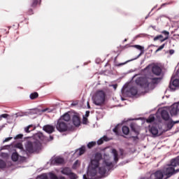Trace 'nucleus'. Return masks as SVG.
Masks as SVG:
<instances>
[{"label": "nucleus", "instance_id": "nucleus-23", "mask_svg": "<svg viewBox=\"0 0 179 179\" xmlns=\"http://www.w3.org/2000/svg\"><path fill=\"white\" fill-rule=\"evenodd\" d=\"M130 128L131 131L136 134V135H139V131L136 130V127L135 126V124L131 123L130 124Z\"/></svg>", "mask_w": 179, "mask_h": 179}, {"label": "nucleus", "instance_id": "nucleus-8", "mask_svg": "<svg viewBox=\"0 0 179 179\" xmlns=\"http://www.w3.org/2000/svg\"><path fill=\"white\" fill-rule=\"evenodd\" d=\"M65 163V159L64 158L56 157L50 160V164L52 166H58L59 164H64Z\"/></svg>", "mask_w": 179, "mask_h": 179}, {"label": "nucleus", "instance_id": "nucleus-32", "mask_svg": "<svg viewBox=\"0 0 179 179\" xmlns=\"http://www.w3.org/2000/svg\"><path fill=\"white\" fill-rule=\"evenodd\" d=\"M155 122V116L150 115L148 119H147V122L150 123Z\"/></svg>", "mask_w": 179, "mask_h": 179}, {"label": "nucleus", "instance_id": "nucleus-40", "mask_svg": "<svg viewBox=\"0 0 179 179\" xmlns=\"http://www.w3.org/2000/svg\"><path fill=\"white\" fill-rule=\"evenodd\" d=\"M83 124H87V117H83Z\"/></svg>", "mask_w": 179, "mask_h": 179}, {"label": "nucleus", "instance_id": "nucleus-2", "mask_svg": "<svg viewBox=\"0 0 179 179\" xmlns=\"http://www.w3.org/2000/svg\"><path fill=\"white\" fill-rule=\"evenodd\" d=\"M41 150V143L36 140L34 141H28L25 145V150L27 154L36 153Z\"/></svg>", "mask_w": 179, "mask_h": 179}, {"label": "nucleus", "instance_id": "nucleus-46", "mask_svg": "<svg viewBox=\"0 0 179 179\" xmlns=\"http://www.w3.org/2000/svg\"><path fill=\"white\" fill-rule=\"evenodd\" d=\"M132 138H134V141H136V139H138V136H131Z\"/></svg>", "mask_w": 179, "mask_h": 179}, {"label": "nucleus", "instance_id": "nucleus-56", "mask_svg": "<svg viewBox=\"0 0 179 179\" xmlns=\"http://www.w3.org/2000/svg\"><path fill=\"white\" fill-rule=\"evenodd\" d=\"M120 65H124V63H122L121 64H120Z\"/></svg>", "mask_w": 179, "mask_h": 179}, {"label": "nucleus", "instance_id": "nucleus-33", "mask_svg": "<svg viewBox=\"0 0 179 179\" xmlns=\"http://www.w3.org/2000/svg\"><path fill=\"white\" fill-rule=\"evenodd\" d=\"M113 132L117 135V136H120V132L118 131V126H116L113 129Z\"/></svg>", "mask_w": 179, "mask_h": 179}, {"label": "nucleus", "instance_id": "nucleus-51", "mask_svg": "<svg viewBox=\"0 0 179 179\" xmlns=\"http://www.w3.org/2000/svg\"><path fill=\"white\" fill-rule=\"evenodd\" d=\"M87 108H90V104L87 102Z\"/></svg>", "mask_w": 179, "mask_h": 179}, {"label": "nucleus", "instance_id": "nucleus-30", "mask_svg": "<svg viewBox=\"0 0 179 179\" xmlns=\"http://www.w3.org/2000/svg\"><path fill=\"white\" fill-rule=\"evenodd\" d=\"M0 169H6V162L3 159H0Z\"/></svg>", "mask_w": 179, "mask_h": 179}, {"label": "nucleus", "instance_id": "nucleus-47", "mask_svg": "<svg viewBox=\"0 0 179 179\" xmlns=\"http://www.w3.org/2000/svg\"><path fill=\"white\" fill-rule=\"evenodd\" d=\"M54 140V136H50V141H53Z\"/></svg>", "mask_w": 179, "mask_h": 179}, {"label": "nucleus", "instance_id": "nucleus-27", "mask_svg": "<svg viewBox=\"0 0 179 179\" xmlns=\"http://www.w3.org/2000/svg\"><path fill=\"white\" fill-rule=\"evenodd\" d=\"M101 159H103L101 153L97 152L96 154H95V157H94V160H96V162H100Z\"/></svg>", "mask_w": 179, "mask_h": 179}, {"label": "nucleus", "instance_id": "nucleus-41", "mask_svg": "<svg viewBox=\"0 0 179 179\" xmlns=\"http://www.w3.org/2000/svg\"><path fill=\"white\" fill-rule=\"evenodd\" d=\"M1 117L2 118H8V117H9V115L5 113V114H2V115H1Z\"/></svg>", "mask_w": 179, "mask_h": 179}, {"label": "nucleus", "instance_id": "nucleus-1", "mask_svg": "<svg viewBox=\"0 0 179 179\" xmlns=\"http://www.w3.org/2000/svg\"><path fill=\"white\" fill-rule=\"evenodd\" d=\"M162 80V78H149V77H138L136 80V84L141 86L143 89H148L149 86L157 85Z\"/></svg>", "mask_w": 179, "mask_h": 179}, {"label": "nucleus", "instance_id": "nucleus-14", "mask_svg": "<svg viewBox=\"0 0 179 179\" xmlns=\"http://www.w3.org/2000/svg\"><path fill=\"white\" fill-rule=\"evenodd\" d=\"M73 124L75 127H79L80 125V117L78 115L73 116Z\"/></svg>", "mask_w": 179, "mask_h": 179}, {"label": "nucleus", "instance_id": "nucleus-5", "mask_svg": "<svg viewBox=\"0 0 179 179\" xmlns=\"http://www.w3.org/2000/svg\"><path fill=\"white\" fill-rule=\"evenodd\" d=\"M100 164V162L96 159H92L91 160V167L92 170L89 171L88 174H91L92 177H95V176H97V169L99 167V165Z\"/></svg>", "mask_w": 179, "mask_h": 179}, {"label": "nucleus", "instance_id": "nucleus-29", "mask_svg": "<svg viewBox=\"0 0 179 179\" xmlns=\"http://www.w3.org/2000/svg\"><path fill=\"white\" fill-rule=\"evenodd\" d=\"M97 143H96V141H91L90 143H88L87 144V148L88 149H92V148H94V146H96Z\"/></svg>", "mask_w": 179, "mask_h": 179}, {"label": "nucleus", "instance_id": "nucleus-44", "mask_svg": "<svg viewBox=\"0 0 179 179\" xmlns=\"http://www.w3.org/2000/svg\"><path fill=\"white\" fill-rule=\"evenodd\" d=\"M11 139H12V137L6 138L4 140V142H9V141H10Z\"/></svg>", "mask_w": 179, "mask_h": 179}, {"label": "nucleus", "instance_id": "nucleus-25", "mask_svg": "<svg viewBox=\"0 0 179 179\" xmlns=\"http://www.w3.org/2000/svg\"><path fill=\"white\" fill-rule=\"evenodd\" d=\"M11 159L13 162H17V160H19V154H17V152H13Z\"/></svg>", "mask_w": 179, "mask_h": 179}, {"label": "nucleus", "instance_id": "nucleus-20", "mask_svg": "<svg viewBox=\"0 0 179 179\" xmlns=\"http://www.w3.org/2000/svg\"><path fill=\"white\" fill-rule=\"evenodd\" d=\"M104 141H105V142H108V137H107V136H104L103 138H101L99 140H98L97 141V144L98 145H103V143H104Z\"/></svg>", "mask_w": 179, "mask_h": 179}, {"label": "nucleus", "instance_id": "nucleus-21", "mask_svg": "<svg viewBox=\"0 0 179 179\" xmlns=\"http://www.w3.org/2000/svg\"><path fill=\"white\" fill-rule=\"evenodd\" d=\"M40 3H41V1H39V0H31V7L36 8L37 5H40Z\"/></svg>", "mask_w": 179, "mask_h": 179}, {"label": "nucleus", "instance_id": "nucleus-9", "mask_svg": "<svg viewBox=\"0 0 179 179\" xmlns=\"http://www.w3.org/2000/svg\"><path fill=\"white\" fill-rule=\"evenodd\" d=\"M179 111V103H173L170 108L171 115H177Z\"/></svg>", "mask_w": 179, "mask_h": 179}, {"label": "nucleus", "instance_id": "nucleus-37", "mask_svg": "<svg viewBox=\"0 0 179 179\" xmlns=\"http://www.w3.org/2000/svg\"><path fill=\"white\" fill-rule=\"evenodd\" d=\"M50 179H58V176L55 173H50Z\"/></svg>", "mask_w": 179, "mask_h": 179}, {"label": "nucleus", "instance_id": "nucleus-52", "mask_svg": "<svg viewBox=\"0 0 179 179\" xmlns=\"http://www.w3.org/2000/svg\"><path fill=\"white\" fill-rule=\"evenodd\" d=\"M42 179H48V176H45Z\"/></svg>", "mask_w": 179, "mask_h": 179}, {"label": "nucleus", "instance_id": "nucleus-10", "mask_svg": "<svg viewBox=\"0 0 179 179\" xmlns=\"http://www.w3.org/2000/svg\"><path fill=\"white\" fill-rule=\"evenodd\" d=\"M162 68L157 65H154L152 67V72L154 73V75H156L157 76H160L162 75Z\"/></svg>", "mask_w": 179, "mask_h": 179}, {"label": "nucleus", "instance_id": "nucleus-22", "mask_svg": "<svg viewBox=\"0 0 179 179\" xmlns=\"http://www.w3.org/2000/svg\"><path fill=\"white\" fill-rule=\"evenodd\" d=\"M150 132H151L152 135L156 136L159 134V129H157L156 127H152L150 129Z\"/></svg>", "mask_w": 179, "mask_h": 179}, {"label": "nucleus", "instance_id": "nucleus-50", "mask_svg": "<svg viewBox=\"0 0 179 179\" xmlns=\"http://www.w3.org/2000/svg\"><path fill=\"white\" fill-rule=\"evenodd\" d=\"M117 85H113V88L115 90V89H117Z\"/></svg>", "mask_w": 179, "mask_h": 179}, {"label": "nucleus", "instance_id": "nucleus-42", "mask_svg": "<svg viewBox=\"0 0 179 179\" xmlns=\"http://www.w3.org/2000/svg\"><path fill=\"white\" fill-rule=\"evenodd\" d=\"M28 15H33V9L30 8V9L28 10Z\"/></svg>", "mask_w": 179, "mask_h": 179}, {"label": "nucleus", "instance_id": "nucleus-26", "mask_svg": "<svg viewBox=\"0 0 179 179\" xmlns=\"http://www.w3.org/2000/svg\"><path fill=\"white\" fill-rule=\"evenodd\" d=\"M112 153L114 155V160H115V163H117V162H118V152H117V150L113 149L112 150Z\"/></svg>", "mask_w": 179, "mask_h": 179}, {"label": "nucleus", "instance_id": "nucleus-49", "mask_svg": "<svg viewBox=\"0 0 179 179\" xmlns=\"http://www.w3.org/2000/svg\"><path fill=\"white\" fill-rule=\"evenodd\" d=\"M58 179H65V177H64V176H60V177H59Z\"/></svg>", "mask_w": 179, "mask_h": 179}, {"label": "nucleus", "instance_id": "nucleus-4", "mask_svg": "<svg viewBox=\"0 0 179 179\" xmlns=\"http://www.w3.org/2000/svg\"><path fill=\"white\" fill-rule=\"evenodd\" d=\"M56 129H57L59 132H66L69 129L68 123L63 122L62 119H59L56 124Z\"/></svg>", "mask_w": 179, "mask_h": 179}, {"label": "nucleus", "instance_id": "nucleus-16", "mask_svg": "<svg viewBox=\"0 0 179 179\" xmlns=\"http://www.w3.org/2000/svg\"><path fill=\"white\" fill-rule=\"evenodd\" d=\"M126 47L127 48H128V47H133V48H136L137 50H139V51H141L139 55H142V54H143L144 52V48L141 46L140 45H127Z\"/></svg>", "mask_w": 179, "mask_h": 179}, {"label": "nucleus", "instance_id": "nucleus-39", "mask_svg": "<svg viewBox=\"0 0 179 179\" xmlns=\"http://www.w3.org/2000/svg\"><path fill=\"white\" fill-rule=\"evenodd\" d=\"M171 3H173V2H168V3H162L161 5V8H159V9H162V8L164 7V6H166V5H171Z\"/></svg>", "mask_w": 179, "mask_h": 179}, {"label": "nucleus", "instance_id": "nucleus-24", "mask_svg": "<svg viewBox=\"0 0 179 179\" xmlns=\"http://www.w3.org/2000/svg\"><path fill=\"white\" fill-rule=\"evenodd\" d=\"M122 133L124 135H129V127L127 126H123L122 129Z\"/></svg>", "mask_w": 179, "mask_h": 179}, {"label": "nucleus", "instance_id": "nucleus-43", "mask_svg": "<svg viewBox=\"0 0 179 179\" xmlns=\"http://www.w3.org/2000/svg\"><path fill=\"white\" fill-rule=\"evenodd\" d=\"M89 115H90V111L87 110V111L85 112V117H89Z\"/></svg>", "mask_w": 179, "mask_h": 179}, {"label": "nucleus", "instance_id": "nucleus-19", "mask_svg": "<svg viewBox=\"0 0 179 179\" xmlns=\"http://www.w3.org/2000/svg\"><path fill=\"white\" fill-rule=\"evenodd\" d=\"M129 92L131 93V96H136V94H138V88L136 87H131Z\"/></svg>", "mask_w": 179, "mask_h": 179}, {"label": "nucleus", "instance_id": "nucleus-36", "mask_svg": "<svg viewBox=\"0 0 179 179\" xmlns=\"http://www.w3.org/2000/svg\"><path fill=\"white\" fill-rule=\"evenodd\" d=\"M166 44H162L161 46L159 47L158 49L156 50L155 52H159V51H162V50H163V48H164Z\"/></svg>", "mask_w": 179, "mask_h": 179}, {"label": "nucleus", "instance_id": "nucleus-54", "mask_svg": "<svg viewBox=\"0 0 179 179\" xmlns=\"http://www.w3.org/2000/svg\"><path fill=\"white\" fill-rule=\"evenodd\" d=\"M71 106H76V103H71Z\"/></svg>", "mask_w": 179, "mask_h": 179}, {"label": "nucleus", "instance_id": "nucleus-38", "mask_svg": "<svg viewBox=\"0 0 179 179\" xmlns=\"http://www.w3.org/2000/svg\"><path fill=\"white\" fill-rule=\"evenodd\" d=\"M23 138V134H17L14 139H22Z\"/></svg>", "mask_w": 179, "mask_h": 179}, {"label": "nucleus", "instance_id": "nucleus-45", "mask_svg": "<svg viewBox=\"0 0 179 179\" xmlns=\"http://www.w3.org/2000/svg\"><path fill=\"white\" fill-rule=\"evenodd\" d=\"M169 54H170L171 55H173V54H174V50H169Z\"/></svg>", "mask_w": 179, "mask_h": 179}, {"label": "nucleus", "instance_id": "nucleus-17", "mask_svg": "<svg viewBox=\"0 0 179 179\" xmlns=\"http://www.w3.org/2000/svg\"><path fill=\"white\" fill-rule=\"evenodd\" d=\"M61 173L64 176H69L72 173V170L70 168L65 167L61 171Z\"/></svg>", "mask_w": 179, "mask_h": 179}, {"label": "nucleus", "instance_id": "nucleus-3", "mask_svg": "<svg viewBox=\"0 0 179 179\" xmlns=\"http://www.w3.org/2000/svg\"><path fill=\"white\" fill-rule=\"evenodd\" d=\"M95 106H103L106 103V92L103 90H97L92 97Z\"/></svg>", "mask_w": 179, "mask_h": 179}, {"label": "nucleus", "instance_id": "nucleus-48", "mask_svg": "<svg viewBox=\"0 0 179 179\" xmlns=\"http://www.w3.org/2000/svg\"><path fill=\"white\" fill-rule=\"evenodd\" d=\"M83 179H89L86 175H83Z\"/></svg>", "mask_w": 179, "mask_h": 179}, {"label": "nucleus", "instance_id": "nucleus-7", "mask_svg": "<svg viewBox=\"0 0 179 179\" xmlns=\"http://www.w3.org/2000/svg\"><path fill=\"white\" fill-rule=\"evenodd\" d=\"M103 166H101L99 169V174L101 176H104V174L107 173V167H111V166H113V163L107 162L106 161L103 162Z\"/></svg>", "mask_w": 179, "mask_h": 179}, {"label": "nucleus", "instance_id": "nucleus-35", "mask_svg": "<svg viewBox=\"0 0 179 179\" xmlns=\"http://www.w3.org/2000/svg\"><path fill=\"white\" fill-rule=\"evenodd\" d=\"M15 148H17L18 149L23 150V144L18 143L15 145Z\"/></svg>", "mask_w": 179, "mask_h": 179}, {"label": "nucleus", "instance_id": "nucleus-11", "mask_svg": "<svg viewBox=\"0 0 179 179\" xmlns=\"http://www.w3.org/2000/svg\"><path fill=\"white\" fill-rule=\"evenodd\" d=\"M169 87L171 90H176V87H179V79H175L172 83L171 82Z\"/></svg>", "mask_w": 179, "mask_h": 179}, {"label": "nucleus", "instance_id": "nucleus-28", "mask_svg": "<svg viewBox=\"0 0 179 179\" xmlns=\"http://www.w3.org/2000/svg\"><path fill=\"white\" fill-rule=\"evenodd\" d=\"M29 97H30L31 100H35V99H37L38 97V92L31 93L29 95Z\"/></svg>", "mask_w": 179, "mask_h": 179}, {"label": "nucleus", "instance_id": "nucleus-53", "mask_svg": "<svg viewBox=\"0 0 179 179\" xmlns=\"http://www.w3.org/2000/svg\"><path fill=\"white\" fill-rule=\"evenodd\" d=\"M78 161L77 160L75 162L74 164H78Z\"/></svg>", "mask_w": 179, "mask_h": 179}, {"label": "nucleus", "instance_id": "nucleus-34", "mask_svg": "<svg viewBox=\"0 0 179 179\" xmlns=\"http://www.w3.org/2000/svg\"><path fill=\"white\" fill-rule=\"evenodd\" d=\"M31 125H29L28 127L24 128V131L25 132H27V134L31 132V130H30V128H31Z\"/></svg>", "mask_w": 179, "mask_h": 179}, {"label": "nucleus", "instance_id": "nucleus-55", "mask_svg": "<svg viewBox=\"0 0 179 179\" xmlns=\"http://www.w3.org/2000/svg\"><path fill=\"white\" fill-rule=\"evenodd\" d=\"M148 68H149V66H147V67L145 69V70L148 69Z\"/></svg>", "mask_w": 179, "mask_h": 179}, {"label": "nucleus", "instance_id": "nucleus-15", "mask_svg": "<svg viewBox=\"0 0 179 179\" xmlns=\"http://www.w3.org/2000/svg\"><path fill=\"white\" fill-rule=\"evenodd\" d=\"M59 120H62L63 122L68 124L71 121V115L69 113H65Z\"/></svg>", "mask_w": 179, "mask_h": 179}, {"label": "nucleus", "instance_id": "nucleus-13", "mask_svg": "<svg viewBox=\"0 0 179 179\" xmlns=\"http://www.w3.org/2000/svg\"><path fill=\"white\" fill-rule=\"evenodd\" d=\"M161 117L164 121H170V114L166 110H162Z\"/></svg>", "mask_w": 179, "mask_h": 179}, {"label": "nucleus", "instance_id": "nucleus-12", "mask_svg": "<svg viewBox=\"0 0 179 179\" xmlns=\"http://www.w3.org/2000/svg\"><path fill=\"white\" fill-rule=\"evenodd\" d=\"M43 129L45 132H47V134H52V132L55 131V127L50 124L43 126Z\"/></svg>", "mask_w": 179, "mask_h": 179}, {"label": "nucleus", "instance_id": "nucleus-6", "mask_svg": "<svg viewBox=\"0 0 179 179\" xmlns=\"http://www.w3.org/2000/svg\"><path fill=\"white\" fill-rule=\"evenodd\" d=\"M162 33V34L164 35V36H163V35H158L154 38V41H157V40H159L161 43H163L166 41V40L169 39V36L170 35V32L167 31H163Z\"/></svg>", "mask_w": 179, "mask_h": 179}, {"label": "nucleus", "instance_id": "nucleus-31", "mask_svg": "<svg viewBox=\"0 0 179 179\" xmlns=\"http://www.w3.org/2000/svg\"><path fill=\"white\" fill-rule=\"evenodd\" d=\"M69 177L70 179H78V175H76L75 173L71 172Z\"/></svg>", "mask_w": 179, "mask_h": 179}, {"label": "nucleus", "instance_id": "nucleus-18", "mask_svg": "<svg viewBox=\"0 0 179 179\" xmlns=\"http://www.w3.org/2000/svg\"><path fill=\"white\" fill-rule=\"evenodd\" d=\"M85 152H86V147L82 146L79 150L76 152V153L78 156H82V155H85Z\"/></svg>", "mask_w": 179, "mask_h": 179}]
</instances>
